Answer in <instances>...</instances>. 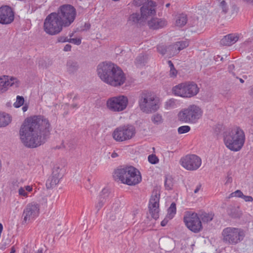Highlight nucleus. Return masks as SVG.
Instances as JSON below:
<instances>
[{
	"label": "nucleus",
	"mask_w": 253,
	"mask_h": 253,
	"mask_svg": "<svg viewBox=\"0 0 253 253\" xmlns=\"http://www.w3.org/2000/svg\"><path fill=\"white\" fill-rule=\"evenodd\" d=\"M50 126L49 121L42 116L27 118L20 128V139L26 147H37L45 142L49 134Z\"/></svg>",
	"instance_id": "1"
},
{
	"label": "nucleus",
	"mask_w": 253,
	"mask_h": 253,
	"mask_svg": "<svg viewBox=\"0 0 253 253\" xmlns=\"http://www.w3.org/2000/svg\"><path fill=\"white\" fill-rule=\"evenodd\" d=\"M97 74L102 81L115 87L122 85L126 80L122 70L111 62H103L99 64Z\"/></svg>",
	"instance_id": "2"
},
{
	"label": "nucleus",
	"mask_w": 253,
	"mask_h": 253,
	"mask_svg": "<svg viewBox=\"0 0 253 253\" xmlns=\"http://www.w3.org/2000/svg\"><path fill=\"white\" fill-rule=\"evenodd\" d=\"M223 140L228 149L237 152L243 148L245 143L246 136L242 128L235 126L224 132Z\"/></svg>",
	"instance_id": "3"
},
{
	"label": "nucleus",
	"mask_w": 253,
	"mask_h": 253,
	"mask_svg": "<svg viewBox=\"0 0 253 253\" xmlns=\"http://www.w3.org/2000/svg\"><path fill=\"white\" fill-rule=\"evenodd\" d=\"M113 176L116 180H120L122 183L129 186L135 185L142 180L140 171L132 166L117 169L115 170Z\"/></svg>",
	"instance_id": "4"
},
{
	"label": "nucleus",
	"mask_w": 253,
	"mask_h": 253,
	"mask_svg": "<svg viewBox=\"0 0 253 253\" xmlns=\"http://www.w3.org/2000/svg\"><path fill=\"white\" fill-rule=\"evenodd\" d=\"M138 105L143 112L151 113L157 111L159 108L160 100L154 94L148 91H144L139 97Z\"/></svg>",
	"instance_id": "5"
},
{
	"label": "nucleus",
	"mask_w": 253,
	"mask_h": 253,
	"mask_svg": "<svg viewBox=\"0 0 253 253\" xmlns=\"http://www.w3.org/2000/svg\"><path fill=\"white\" fill-rule=\"evenodd\" d=\"M245 231L242 228L228 227L221 232L222 241L228 245H236L244 239Z\"/></svg>",
	"instance_id": "6"
},
{
	"label": "nucleus",
	"mask_w": 253,
	"mask_h": 253,
	"mask_svg": "<svg viewBox=\"0 0 253 253\" xmlns=\"http://www.w3.org/2000/svg\"><path fill=\"white\" fill-rule=\"evenodd\" d=\"M156 6V3L154 1H149L147 5H144L141 7V16L137 13H132L129 15L127 19V24L133 25L138 23L141 24L149 16L155 15Z\"/></svg>",
	"instance_id": "7"
},
{
	"label": "nucleus",
	"mask_w": 253,
	"mask_h": 253,
	"mask_svg": "<svg viewBox=\"0 0 253 253\" xmlns=\"http://www.w3.org/2000/svg\"><path fill=\"white\" fill-rule=\"evenodd\" d=\"M199 91L197 84L193 82H185L174 86L172 88L173 94L182 98H191Z\"/></svg>",
	"instance_id": "8"
},
{
	"label": "nucleus",
	"mask_w": 253,
	"mask_h": 253,
	"mask_svg": "<svg viewBox=\"0 0 253 253\" xmlns=\"http://www.w3.org/2000/svg\"><path fill=\"white\" fill-rule=\"evenodd\" d=\"M203 111L198 106L192 105L180 112L178 115L179 121L187 123L195 124L201 118Z\"/></svg>",
	"instance_id": "9"
},
{
	"label": "nucleus",
	"mask_w": 253,
	"mask_h": 253,
	"mask_svg": "<svg viewBox=\"0 0 253 253\" xmlns=\"http://www.w3.org/2000/svg\"><path fill=\"white\" fill-rule=\"evenodd\" d=\"M64 27L55 12L48 15L44 22L43 28L45 33L50 35H55L59 33Z\"/></svg>",
	"instance_id": "10"
},
{
	"label": "nucleus",
	"mask_w": 253,
	"mask_h": 253,
	"mask_svg": "<svg viewBox=\"0 0 253 253\" xmlns=\"http://www.w3.org/2000/svg\"><path fill=\"white\" fill-rule=\"evenodd\" d=\"M136 134L135 128L131 125H124L116 128L112 132L113 138L117 142H122L130 140Z\"/></svg>",
	"instance_id": "11"
},
{
	"label": "nucleus",
	"mask_w": 253,
	"mask_h": 253,
	"mask_svg": "<svg viewBox=\"0 0 253 253\" xmlns=\"http://www.w3.org/2000/svg\"><path fill=\"white\" fill-rule=\"evenodd\" d=\"M56 13L64 27L69 26L74 21L77 15L75 8L70 4L60 6Z\"/></svg>",
	"instance_id": "12"
},
{
	"label": "nucleus",
	"mask_w": 253,
	"mask_h": 253,
	"mask_svg": "<svg viewBox=\"0 0 253 253\" xmlns=\"http://www.w3.org/2000/svg\"><path fill=\"white\" fill-rule=\"evenodd\" d=\"M183 222L185 226L194 233H198L203 229L201 220L198 213L195 212L186 211L183 216Z\"/></svg>",
	"instance_id": "13"
},
{
	"label": "nucleus",
	"mask_w": 253,
	"mask_h": 253,
	"mask_svg": "<svg viewBox=\"0 0 253 253\" xmlns=\"http://www.w3.org/2000/svg\"><path fill=\"white\" fill-rule=\"evenodd\" d=\"M128 102L127 97L126 96L121 95L109 98L107 101L106 106L111 111L119 112L126 109Z\"/></svg>",
	"instance_id": "14"
},
{
	"label": "nucleus",
	"mask_w": 253,
	"mask_h": 253,
	"mask_svg": "<svg viewBox=\"0 0 253 253\" xmlns=\"http://www.w3.org/2000/svg\"><path fill=\"white\" fill-rule=\"evenodd\" d=\"M179 164L187 170L195 171L201 166L202 159L196 155L188 154L181 158Z\"/></svg>",
	"instance_id": "15"
},
{
	"label": "nucleus",
	"mask_w": 253,
	"mask_h": 253,
	"mask_svg": "<svg viewBox=\"0 0 253 253\" xmlns=\"http://www.w3.org/2000/svg\"><path fill=\"white\" fill-rule=\"evenodd\" d=\"M40 212V206L36 202H31L27 205L23 212V221L29 223L35 220Z\"/></svg>",
	"instance_id": "16"
},
{
	"label": "nucleus",
	"mask_w": 253,
	"mask_h": 253,
	"mask_svg": "<svg viewBox=\"0 0 253 253\" xmlns=\"http://www.w3.org/2000/svg\"><path fill=\"white\" fill-rule=\"evenodd\" d=\"M160 194L157 191H153L149 202V211L152 217L154 219L159 217L160 211L159 202Z\"/></svg>",
	"instance_id": "17"
},
{
	"label": "nucleus",
	"mask_w": 253,
	"mask_h": 253,
	"mask_svg": "<svg viewBox=\"0 0 253 253\" xmlns=\"http://www.w3.org/2000/svg\"><path fill=\"white\" fill-rule=\"evenodd\" d=\"M20 84L18 80L8 76H0V93L6 91L11 86L17 87Z\"/></svg>",
	"instance_id": "18"
},
{
	"label": "nucleus",
	"mask_w": 253,
	"mask_h": 253,
	"mask_svg": "<svg viewBox=\"0 0 253 253\" xmlns=\"http://www.w3.org/2000/svg\"><path fill=\"white\" fill-rule=\"evenodd\" d=\"M14 19V12L11 7L4 5L0 7V23L9 24Z\"/></svg>",
	"instance_id": "19"
},
{
	"label": "nucleus",
	"mask_w": 253,
	"mask_h": 253,
	"mask_svg": "<svg viewBox=\"0 0 253 253\" xmlns=\"http://www.w3.org/2000/svg\"><path fill=\"white\" fill-rule=\"evenodd\" d=\"M35 186V184L20 186L18 190L19 196L23 198L32 197L35 194L36 191L34 188Z\"/></svg>",
	"instance_id": "20"
},
{
	"label": "nucleus",
	"mask_w": 253,
	"mask_h": 253,
	"mask_svg": "<svg viewBox=\"0 0 253 253\" xmlns=\"http://www.w3.org/2000/svg\"><path fill=\"white\" fill-rule=\"evenodd\" d=\"M167 24V21L163 18H153L148 21L149 28L153 30L163 28L166 26Z\"/></svg>",
	"instance_id": "21"
},
{
	"label": "nucleus",
	"mask_w": 253,
	"mask_h": 253,
	"mask_svg": "<svg viewBox=\"0 0 253 253\" xmlns=\"http://www.w3.org/2000/svg\"><path fill=\"white\" fill-rule=\"evenodd\" d=\"M239 37L236 34H230L224 36L220 41L221 44L230 46L238 41Z\"/></svg>",
	"instance_id": "22"
},
{
	"label": "nucleus",
	"mask_w": 253,
	"mask_h": 253,
	"mask_svg": "<svg viewBox=\"0 0 253 253\" xmlns=\"http://www.w3.org/2000/svg\"><path fill=\"white\" fill-rule=\"evenodd\" d=\"M189 45V42L186 40L183 41L175 42L174 44L171 46H169V48H172V50L174 51V52L179 51Z\"/></svg>",
	"instance_id": "23"
},
{
	"label": "nucleus",
	"mask_w": 253,
	"mask_h": 253,
	"mask_svg": "<svg viewBox=\"0 0 253 253\" xmlns=\"http://www.w3.org/2000/svg\"><path fill=\"white\" fill-rule=\"evenodd\" d=\"M11 122V116L4 113H0V127H5Z\"/></svg>",
	"instance_id": "24"
},
{
	"label": "nucleus",
	"mask_w": 253,
	"mask_h": 253,
	"mask_svg": "<svg viewBox=\"0 0 253 253\" xmlns=\"http://www.w3.org/2000/svg\"><path fill=\"white\" fill-rule=\"evenodd\" d=\"M61 178L53 175L51 174V176L48 178L46 182V186L47 188L50 189L55 187L59 182L60 179Z\"/></svg>",
	"instance_id": "25"
},
{
	"label": "nucleus",
	"mask_w": 253,
	"mask_h": 253,
	"mask_svg": "<svg viewBox=\"0 0 253 253\" xmlns=\"http://www.w3.org/2000/svg\"><path fill=\"white\" fill-rule=\"evenodd\" d=\"M187 22V16L183 14H177L176 16L175 25L177 27H182L184 26Z\"/></svg>",
	"instance_id": "26"
},
{
	"label": "nucleus",
	"mask_w": 253,
	"mask_h": 253,
	"mask_svg": "<svg viewBox=\"0 0 253 253\" xmlns=\"http://www.w3.org/2000/svg\"><path fill=\"white\" fill-rule=\"evenodd\" d=\"M64 172L63 166L60 164H56L53 168L51 174L54 175V176H56L62 178L64 174Z\"/></svg>",
	"instance_id": "27"
},
{
	"label": "nucleus",
	"mask_w": 253,
	"mask_h": 253,
	"mask_svg": "<svg viewBox=\"0 0 253 253\" xmlns=\"http://www.w3.org/2000/svg\"><path fill=\"white\" fill-rule=\"evenodd\" d=\"M176 212V208L175 203H172L168 210L167 218L169 219H171L175 215Z\"/></svg>",
	"instance_id": "28"
},
{
	"label": "nucleus",
	"mask_w": 253,
	"mask_h": 253,
	"mask_svg": "<svg viewBox=\"0 0 253 253\" xmlns=\"http://www.w3.org/2000/svg\"><path fill=\"white\" fill-rule=\"evenodd\" d=\"M213 216L212 213L203 212L200 214V218H201V221L208 223L212 220Z\"/></svg>",
	"instance_id": "29"
},
{
	"label": "nucleus",
	"mask_w": 253,
	"mask_h": 253,
	"mask_svg": "<svg viewBox=\"0 0 253 253\" xmlns=\"http://www.w3.org/2000/svg\"><path fill=\"white\" fill-rule=\"evenodd\" d=\"M168 63L170 68L169 76L171 78H175L177 75L178 72L177 70L174 68V66L170 60L168 61Z\"/></svg>",
	"instance_id": "30"
},
{
	"label": "nucleus",
	"mask_w": 253,
	"mask_h": 253,
	"mask_svg": "<svg viewBox=\"0 0 253 253\" xmlns=\"http://www.w3.org/2000/svg\"><path fill=\"white\" fill-rule=\"evenodd\" d=\"M176 104L175 103V100L174 99H170L165 102V108L166 109H170L172 108H175Z\"/></svg>",
	"instance_id": "31"
},
{
	"label": "nucleus",
	"mask_w": 253,
	"mask_h": 253,
	"mask_svg": "<svg viewBox=\"0 0 253 253\" xmlns=\"http://www.w3.org/2000/svg\"><path fill=\"white\" fill-rule=\"evenodd\" d=\"M24 103V99L23 96L18 95L16 97V100L14 103L13 106L15 108H19L22 106Z\"/></svg>",
	"instance_id": "32"
},
{
	"label": "nucleus",
	"mask_w": 253,
	"mask_h": 253,
	"mask_svg": "<svg viewBox=\"0 0 253 253\" xmlns=\"http://www.w3.org/2000/svg\"><path fill=\"white\" fill-rule=\"evenodd\" d=\"M152 121L154 124L156 125H159L163 122L162 117L160 114H155L152 117Z\"/></svg>",
	"instance_id": "33"
},
{
	"label": "nucleus",
	"mask_w": 253,
	"mask_h": 253,
	"mask_svg": "<svg viewBox=\"0 0 253 253\" xmlns=\"http://www.w3.org/2000/svg\"><path fill=\"white\" fill-rule=\"evenodd\" d=\"M148 162L153 165L157 164L159 162V159L155 154L149 155L148 157Z\"/></svg>",
	"instance_id": "34"
},
{
	"label": "nucleus",
	"mask_w": 253,
	"mask_h": 253,
	"mask_svg": "<svg viewBox=\"0 0 253 253\" xmlns=\"http://www.w3.org/2000/svg\"><path fill=\"white\" fill-rule=\"evenodd\" d=\"M165 186L167 189H171L173 186L172 178L171 177H167L165 180Z\"/></svg>",
	"instance_id": "35"
},
{
	"label": "nucleus",
	"mask_w": 253,
	"mask_h": 253,
	"mask_svg": "<svg viewBox=\"0 0 253 253\" xmlns=\"http://www.w3.org/2000/svg\"><path fill=\"white\" fill-rule=\"evenodd\" d=\"M191 128L188 126H183L179 127L177 129L179 134H183L189 132Z\"/></svg>",
	"instance_id": "36"
},
{
	"label": "nucleus",
	"mask_w": 253,
	"mask_h": 253,
	"mask_svg": "<svg viewBox=\"0 0 253 253\" xmlns=\"http://www.w3.org/2000/svg\"><path fill=\"white\" fill-rule=\"evenodd\" d=\"M220 1L219 7L222 10L224 13H226L228 11V6L224 0H218Z\"/></svg>",
	"instance_id": "37"
},
{
	"label": "nucleus",
	"mask_w": 253,
	"mask_h": 253,
	"mask_svg": "<svg viewBox=\"0 0 253 253\" xmlns=\"http://www.w3.org/2000/svg\"><path fill=\"white\" fill-rule=\"evenodd\" d=\"M169 46L168 47H166L163 45H159L157 47V49L158 51L160 53H161L162 54H165L166 53L168 50H172V48L170 47L169 48Z\"/></svg>",
	"instance_id": "38"
},
{
	"label": "nucleus",
	"mask_w": 253,
	"mask_h": 253,
	"mask_svg": "<svg viewBox=\"0 0 253 253\" xmlns=\"http://www.w3.org/2000/svg\"><path fill=\"white\" fill-rule=\"evenodd\" d=\"M105 202V200L104 198H102L101 196H100L98 201L95 205L96 209H97V210H99L100 209H101L103 206Z\"/></svg>",
	"instance_id": "39"
},
{
	"label": "nucleus",
	"mask_w": 253,
	"mask_h": 253,
	"mask_svg": "<svg viewBox=\"0 0 253 253\" xmlns=\"http://www.w3.org/2000/svg\"><path fill=\"white\" fill-rule=\"evenodd\" d=\"M243 196H244L243 192L241 190H237L235 192L231 193L230 194L229 198L238 197L242 198Z\"/></svg>",
	"instance_id": "40"
},
{
	"label": "nucleus",
	"mask_w": 253,
	"mask_h": 253,
	"mask_svg": "<svg viewBox=\"0 0 253 253\" xmlns=\"http://www.w3.org/2000/svg\"><path fill=\"white\" fill-rule=\"evenodd\" d=\"M151 0H134L133 3L136 6H140L141 5H147L149 1Z\"/></svg>",
	"instance_id": "41"
},
{
	"label": "nucleus",
	"mask_w": 253,
	"mask_h": 253,
	"mask_svg": "<svg viewBox=\"0 0 253 253\" xmlns=\"http://www.w3.org/2000/svg\"><path fill=\"white\" fill-rule=\"evenodd\" d=\"M69 42L76 45H79L81 43V39L80 38H73L69 40Z\"/></svg>",
	"instance_id": "42"
},
{
	"label": "nucleus",
	"mask_w": 253,
	"mask_h": 253,
	"mask_svg": "<svg viewBox=\"0 0 253 253\" xmlns=\"http://www.w3.org/2000/svg\"><path fill=\"white\" fill-rule=\"evenodd\" d=\"M242 198L246 202H252L253 201V198L250 196H245L244 195V196H243Z\"/></svg>",
	"instance_id": "43"
},
{
	"label": "nucleus",
	"mask_w": 253,
	"mask_h": 253,
	"mask_svg": "<svg viewBox=\"0 0 253 253\" xmlns=\"http://www.w3.org/2000/svg\"><path fill=\"white\" fill-rule=\"evenodd\" d=\"M58 41L59 42H68L69 40L67 39V38H65L64 37H61L58 39Z\"/></svg>",
	"instance_id": "44"
},
{
	"label": "nucleus",
	"mask_w": 253,
	"mask_h": 253,
	"mask_svg": "<svg viewBox=\"0 0 253 253\" xmlns=\"http://www.w3.org/2000/svg\"><path fill=\"white\" fill-rule=\"evenodd\" d=\"M169 220L170 219H169V218H167V216H166V218L163 221H162L161 223V225L162 226H166Z\"/></svg>",
	"instance_id": "45"
},
{
	"label": "nucleus",
	"mask_w": 253,
	"mask_h": 253,
	"mask_svg": "<svg viewBox=\"0 0 253 253\" xmlns=\"http://www.w3.org/2000/svg\"><path fill=\"white\" fill-rule=\"evenodd\" d=\"M71 49V45L70 44H66L64 48V50L65 51H70Z\"/></svg>",
	"instance_id": "46"
},
{
	"label": "nucleus",
	"mask_w": 253,
	"mask_h": 253,
	"mask_svg": "<svg viewBox=\"0 0 253 253\" xmlns=\"http://www.w3.org/2000/svg\"><path fill=\"white\" fill-rule=\"evenodd\" d=\"M201 185H198L197 186L196 189L194 190V192L195 193H197L200 189H201Z\"/></svg>",
	"instance_id": "47"
},
{
	"label": "nucleus",
	"mask_w": 253,
	"mask_h": 253,
	"mask_svg": "<svg viewBox=\"0 0 253 253\" xmlns=\"http://www.w3.org/2000/svg\"><path fill=\"white\" fill-rule=\"evenodd\" d=\"M28 108V106L27 104H25L22 107V110L24 112L27 111Z\"/></svg>",
	"instance_id": "48"
},
{
	"label": "nucleus",
	"mask_w": 253,
	"mask_h": 253,
	"mask_svg": "<svg viewBox=\"0 0 253 253\" xmlns=\"http://www.w3.org/2000/svg\"><path fill=\"white\" fill-rule=\"evenodd\" d=\"M118 156V154L117 153H116L115 152H114L111 154V157L112 158H116V157H117Z\"/></svg>",
	"instance_id": "49"
},
{
	"label": "nucleus",
	"mask_w": 253,
	"mask_h": 253,
	"mask_svg": "<svg viewBox=\"0 0 253 253\" xmlns=\"http://www.w3.org/2000/svg\"><path fill=\"white\" fill-rule=\"evenodd\" d=\"M232 178L231 177H228L226 183H231L232 182Z\"/></svg>",
	"instance_id": "50"
},
{
	"label": "nucleus",
	"mask_w": 253,
	"mask_h": 253,
	"mask_svg": "<svg viewBox=\"0 0 253 253\" xmlns=\"http://www.w3.org/2000/svg\"><path fill=\"white\" fill-rule=\"evenodd\" d=\"M10 253H15V250L12 249Z\"/></svg>",
	"instance_id": "51"
},
{
	"label": "nucleus",
	"mask_w": 253,
	"mask_h": 253,
	"mask_svg": "<svg viewBox=\"0 0 253 253\" xmlns=\"http://www.w3.org/2000/svg\"><path fill=\"white\" fill-rule=\"evenodd\" d=\"M229 68H230V69H231V68H234V65H230L229 66Z\"/></svg>",
	"instance_id": "52"
},
{
	"label": "nucleus",
	"mask_w": 253,
	"mask_h": 253,
	"mask_svg": "<svg viewBox=\"0 0 253 253\" xmlns=\"http://www.w3.org/2000/svg\"><path fill=\"white\" fill-rule=\"evenodd\" d=\"M169 5H170L169 3H167L166 6L167 7H169Z\"/></svg>",
	"instance_id": "53"
},
{
	"label": "nucleus",
	"mask_w": 253,
	"mask_h": 253,
	"mask_svg": "<svg viewBox=\"0 0 253 253\" xmlns=\"http://www.w3.org/2000/svg\"><path fill=\"white\" fill-rule=\"evenodd\" d=\"M240 82L241 83H243L244 82V81L242 79H241L240 80Z\"/></svg>",
	"instance_id": "54"
},
{
	"label": "nucleus",
	"mask_w": 253,
	"mask_h": 253,
	"mask_svg": "<svg viewBox=\"0 0 253 253\" xmlns=\"http://www.w3.org/2000/svg\"><path fill=\"white\" fill-rule=\"evenodd\" d=\"M136 61H137V64H139V63H138V62H139V60H138V59H136Z\"/></svg>",
	"instance_id": "55"
}]
</instances>
